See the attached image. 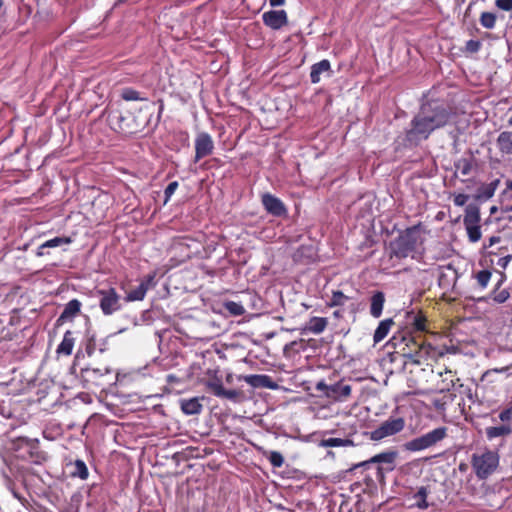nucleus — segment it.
<instances>
[{
  "label": "nucleus",
  "instance_id": "nucleus-47",
  "mask_svg": "<svg viewBox=\"0 0 512 512\" xmlns=\"http://www.w3.org/2000/svg\"><path fill=\"white\" fill-rule=\"evenodd\" d=\"M509 298V293L506 290L500 291L494 298L498 303H503Z\"/></svg>",
  "mask_w": 512,
  "mask_h": 512
},
{
  "label": "nucleus",
  "instance_id": "nucleus-37",
  "mask_svg": "<svg viewBox=\"0 0 512 512\" xmlns=\"http://www.w3.org/2000/svg\"><path fill=\"white\" fill-rule=\"evenodd\" d=\"M268 460L273 467L280 468L284 463V457L280 452L271 451L268 455Z\"/></svg>",
  "mask_w": 512,
  "mask_h": 512
},
{
  "label": "nucleus",
  "instance_id": "nucleus-6",
  "mask_svg": "<svg viewBox=\"0 0 512 512\" xmlns=\"http://www.w3.org/2000/svg\"><path fill=\"white\" fill-rule=\"evenodd\" d=\"M447 429L438 427L420 437L414 438L404 444V449L411 452L421 451L434 446L443 440L446 436Z\"/></svg>",
  "mask_w": 512,
  "mask_h": 512
},
{
  "label": "nucleus",
  "instance_id": "nucleus-42",
  "mask_svg": "<svg viewBox=\"0 0 512 512\" xmlns=\"http://www.w3.org/2000/svg\"><path fill=\"white\" fill-rule=\"evenodd\" d=\"M240 395H241V393L239 391H237V390H227V389H224L223 394L221 395L220 398H225V399L237 401L238 398L240 397Z\"/></svg>",
  "mask_w": 512,
  "mask_h": 512
},
{
  "label": "nucleus",
  "instance_id": "nucleus-34",
  "mask_svg": "<svg viewBox=\"0 0 512 512\" xmlns=\"http://www.w3.org/2000/svg\"><path fill=\"white\" fill-rule=\"evenodd\" d=\"M465 228L471 242L475 243L481 239L480 225H468Z\"/></svg>",
  "mask_w": 512,
  "mask_h": 512
},
{
  "label": "nucleus",
  "instance_id": "nucleus-3",
  "mask_svg": "<svg viewBox=\"0 0 512 512\" xmlns=\"http://www.w3.org/2000/svg\"><path fill=\"white\" fill-rule=\"evenodd\" d=\"M499 466V454L487 448L478 449L471 455V467L480 480L491 476Z\"/></svg>",
  "mask_w": 512,
  "mask_h": 512
},
{
  "label": "nucleus",
  "instance_id": "nucleus-41",
  "mask_svg": "<svg viewBox=\"0 0 512 512\" xmlns=\"http://www.w3.org/2000/svg\"><path fill=\"white\" fill-rule=\"evenodd\" d=\"M481 48V42L478 40H469L466 42L465 49L467 52L476 53Z\"/></svg>",
  "mask_w": 512,
  "mask_h": 512
},
{
  "label": "nucleus",
  "instance_id": "nucleus-15",
  "mask_svg": "<svg viewBox=\"0 0 512 512\" xmlns=\"http://www.w3.org/2000/svg\"><path fill=\"white\" fill-rule=\"evenodd\" d=\"M331 75V65L327 59H323L311 66L310 80L313 84L319 83L321 81V76L330 77Z\"/></svg>",
  "mask_w": 512,
  "mask_h": 512
},
{
  "label": "nucleus",
  "instance_id": "nucleus-29",
  "mask_svg": "<svg viewBox=\"0 0 512 512\" xmlns=\"http://www.w3.org/2000/svg\"><path fill=\"white\" fill-rule=\"evenodd\" d=\"M479 21L482 27L486 29H494L496 26L497 16L492 12H482Z\"/></svg>",
  "mask_w": 512,
  "mask_h": 512
},
{
  "label": "nucleus",
  "instance_id": "nucleus-23",
  "mask_svg": "<svg viewBox=\"0 0 512 512\" xmlns=\"http://www.w3.org/2000/svg\"><path fill=\"white\" fill-rule=\"evenodd\" d=\"M148 283L149 281L141 282L135 289L129 291L125 298L126 302L143 300L148 290Z\"/></svg>",
  "mask_w": 512,
  "mask_h": 512
},
{
  "label": "nucleus",
  "instance_id": "nucleus-21",
  "mask_svg": "<svg viewBox=\"0 0 512 512\" xmlns=\"http://www.w3.org/2000/svg\"><path fill=\"white\" fill-rule=\"evenodd\" d=\"M429 494L430 490L428 487H419L417 492L412 496V499L414 500L413 505L419 509H427L429 507V503L427 502V497Z\"/></svg>",
  "mask_w": 512,
  "mask_h": 512
},
{
  "label": "nucleus",
  "instance_id": "nucleus-25",
  "mask_svg": "<svg viewBox=\"0 0 512 512\" xmlns=\"http://www.w3.org/2000/svg\"><path fill=\"white\" fill-rule=\"evenodd\" d=\"M71 239L69 237H55L53 239H50L46 242H44L42 245L39 246L37 251V256L41 257L45 254L44 249L46 248H55L58 246H61L63 244H70Z\"/></svg>",
  "mask_w": 512,
  "mask_h": 512
},
{
  "label": "nucleus",
  "instance_id": "nucleus-33",
  "mask_svg": "<svg viewBox=\"0 0 512 512\" xmlns=\"http://www.w3.org/2000/svg\"><path fill=\"white\" fill-rule=\"evenodd\" d=\"M455 168L463 176H467L470 174L472 170V163L469 159L461 158L455 163Z\"/></svg>",
  "mask_w": 512,
  "mask_h": 512
},
{
  "label": "nucleus",
  "instance_id": "nucleus-5",
  "mask_svg": "<svg viewBox=\"0 0 512 512\" xmlns=\"http://www.w3.org/2000/svg\"><path fill=\"white\" fill-rule=\"evenodd\" d=\"M398 452L396 450H387L374 455L368 460L355 464L351 470L359 467H368L370 464H377V475L383 478L385 472H391L396 467Z\"/></svg>",
  "mask_w": 512,
  "mask_h": 512
},
{
  "label": "nucleus",
  "instance_id": "nucleus-39",
  "mask_svg": "<svg viewBox=\"0 0 512 512\" xmlns=\"http://www.w3.org/2000/svg\"><path fill=\"white\" fill-rule=\"evenodd\" d=\"M490 278L491 272L488 270H481L476 275L477 282L482 288H485L488 285Z\"/></svg>",
  "mask_w": 512,
  "mask_h": 512
},
{
  "label": "nucleus",
  "instance_id": "nucleus-32",
  "mask_svg": "<svg viewBox=\"0 0 512 512\" xmlns=\"http://www.w3.org/2000/svg\"><path fill=\"white\" fill-rule=\"evenodd\" d=\"M224 307L233 316H241L245 313V308L238 302L227 301L225 302Z\"/></svg>",
  "mask_w": 512,
  "mask_h": 512
},
{
  "label": "nucleus",
  "instance_id": "nucleus-52",
  "mask_svg": "<svg viewBox=\"0 0 512 512\" xmlns=\"http://www.w3.org/2000/svg\"><path fill=\"white\" fill-rule=\"evenodd\" d=\"M86 351H87L88 355H91L92 351H93V347L91 345H88L86 348Z\"/></svg>",
  "mask_w": 512,
  "mask_h": 512
},
{
  "label": "nucleus",
  "instance_id": "nucleus-14",
  "mask_svg": "<svg viewBox=\"0 0 512 512\" xmlns=\"http://www.w3.org/2000/svg\"><path fill=\"white\" fill-rule=\"evenodd\" d=\"M82 304L78 299L70 300L64 307L61 315L56 320V325L61 326L67 321H72L81 311Z\"/></svg>",
  "mask_w": 512,
  "mask_h": 512
},
{
  "label": "nucleus",
  "instance_id": "nucleus-2",
  "mask_svg": "<svg viewBox=\"0 0 512 512\" xmlns=\"http://www.w3.org/2000/svg\"><path fill=\"white\" fill-rule=\"evenodd\" d=\"M154 106V103H150L140 107L139 112H143L144 116H134L128 110H111L108 114L109 124L115 131L124 134L137 133L148 125Z\"/></svg>",
  "mask_w": 512,
  "mask_h": 512
},
{
  "label": "nucleus",
  "instance_id": "nucleus-10",
  "mask_svg": "<svg viewBox=\"0 0 512 512\" xmlns=\"http://www.w3.org/2000/svg\"><path fill=\"white\" fill-rule=\"evenodd\" d=\"M214 149V142L212 137L206 133L201 132L197 135L195 139V162H198L200 159L209 156L212 154Z\"/></svg>",
  "mask_w": 512,
  "mask_h": 512
},
{
  "label": "nucleus",
  "instance_id": "nucleus-53",
  "mask_svg": "<svg viewBox=\"0 0 512 512\" xmlns=\"http://www.w3.org/2000/svg\"><path fill=\"white\" fill-rule=\"evenodd\" d=\"M497 211V207L493 206L490 209L491 214L495 213Z\"/></svg>",
  "mask_w": 512,
  "mask_h": 512
},
{
  "label": "nucleus",
  "instance_id": "nucleus-28",
  "mask_svg": "<svg viewBox=\"0 0 512 512\" xmlns=\"http://www.w3.org/2000/svg\"><path fill=\"white\" fill-rule=\"evenodd\" d=\"M354 443L350 439H342V438H328L323 439L321 441V446L323 447H348L353 446Z\"/></svg>",
  "mask_w": 512,
  "mask_h": 512
},
{
  "label": "nucleus",
  "instance_id": "nucleus-49",
  "mask_svg": "<svg viewBox=\"0 0 512 512\" xmlns=\"http://www.w3.org/2000/svg\"><path fill=\"white\" fill-rule=\"evenodd\" d=\"M329 386L330 385L326 384L324 381H320L316 384V389L326 396V392H329Z\"/></svg>",
  "mask_w": 512,
  "mask_h": 512
},
{
  "label": "nucleus",
  "instance_id": "nucleus-9",
  "mask_svg": "<svg viewBox=\"0 0 512 512\" xmlns=\"http://www.w3.org/2000/svg\"><path fill=\"white\" fill-rule=\"evenodd\" d=\"M97 294L104 315H111L121 309V297L114 288L98 290Z\"/></svg>",
  "mask_w": 512,
  "mask_h": 512
},
{
  "label": "nucleus",
  "instance_id": "nucleus-7",
  "mask_svg": "<svg viewBox=\"0 0 512 512\" xmlns=\"http://www.w3.org/2000/svg\"><path fill=\"white\" fill-rule=\"evenodd\" d=\"M112 370L108 366L94 367L88 365L81 369L80 377L85 387L90 388L91 386H102L106 383L105 378L109 377Z\"/></svg>",
  "mask_w": 512,
  "mask_h": 512
},
{
  "label": "nucleus",
  "instance_id": "nucleus-44",
  "mask_svg": "<svg viewBox=\"0 0 512 512\" xmlns=\"http://www.w3.org/2000/svg\"><path fill=\"white\" fill-rule=\"evenodd\" d=\"M495 5L503 11H512V0H496Z\"/></svg>",
  "mask_w": 512,
  "mask_h": 512
},
{
  "label": "nucleus",
  "instance_id": "nucleus-26",
  "mask_svg": "<svg viewBox=\"0 0 512 512\" xmlns=\"http://www.w3.org/2000/svg\"><path fill=\"white\" fill-rule=\"evenodd\" d=\"M181 409L187 415H195L201 412L202 405L197 398H191L181 401Z\"/></svg>",
  "mask_w": 512,
  "mask_h": 512
},
{
  "label": "nucleus",
  "instance_id": "nucleus-35",
  "mask_svg": "<svg viewBox=\"0 0 512 512\" xmlns=\"http://www.w3.org/2000/svg\"><path fill=\"white\" fill-rule=\"evenodd\" d=\"M349 297L344 295L341 291H334L331 297L330 306H343Z\"/></svg>",
  "mask_w": 512,
  "mask_h": 512
},
{
  "label": "nucleus",
  "instance_id": "nucleus-4",
  "mask_svg": "<svg viewBox=\"0 0 512 512\" xmlns=\"http://www.w3.org/2000/svg\"><path fill=\"white\" fill-rule=\"evenodd\" d=\"M419 232L416 227L409 228L390 243L391 256L406 258L416 251Z\"/></svg>",
  "mask_w": 512,
  "mask_h": 512
},
{
  "label": "nucleus",
  "instance_id": "nucleus-1",
  "mask_svg": "<svg viewBox=\"0 0 512 512\" xmlns=\"http://www.w3.org/2000/svg\"><path fill=\"white\" fill-rule=\"evenodd\" d=\"M451 115V109L437 101L423 104L406 132L407 140L410 143L426 140L434 130L447 125Z\"/></svg>",
  "mask_w": 512,
  "mask_h": 512
},
{
  "label": "nucleus",
  "instance_id": "nucleus-20",
  "mask_svg": "<svg viewBox=\"0 0 512 512\" xmlns=\"http://www.w3.org/2000/svg\"><path fill=\"white\" fill-rule=\"evenodd\" d=\"M496 144L503 154H512V132H501L496 140Z\"/></svg>",
  "mask_w": 512,
  "mask_h": 512
},
{
  "label": "nucleus",
  "instance_id": "nucleus-46",
  "mask_svg": "<svg viewBox=\"0 0 512 512\" xmlns=\"http://www.w3.org/2000/svg\"><path fill=\"white\" fill-rule=\"evenodd\" d=\"M512 418V406L501 411L499 414V419L503 422H508Z\"/></svg>",
  "mask_w": 512,
  "mask_h": 512
},
{
  "label": "nucleus",
  "instance_id": "nucleus-8",
  "mask_svg": "<svg viewBox=\"0 0 512 512\" xmlns=\"http://www.w3.org/2000/svg\"><path fill=\"white\" fill-rule=\"evenodd\" d=\"M405 427V420L401 417L389 418L382 422L375 430L370 432V439L380 441L386 437L393 436Z\"/></svg>",
  "mask_w": 512,
  "mask_h": 512
},
{
  "label": "nucleus",
  "instance_id": "nucleus-12",
  "mask_svg": "<svg viewBox=\"0 0 512 512\" xmlns=\"http://www.w3.org/2000/svg\"><path fill=\"white\" fill-rule=\"evenodd\" d=\"M262 19L266 26L278 30L287 24V13L284 10H271L263 13Z\"/></svg>",
  "mask_w": 512,
  "mask_h": 512
},
{
  "label": "nucleus",
  "instance_id": "nucleus-22",
  "mask_svg": "<svg viewBox=\"0 0 512 512\" xmlns=\"http://www.w3.org/2000/svg\"><path fill=\"white\" fill-rule=\"evenodd\" d=\"M393 320L391 318L382 320L378 327L376 328L374 335H373V341L375 344L381 342L388 334L391 326L393 325Z\"/></svg>",
  "mask_w": 512,
  "mask_h": 512
},
{
  "label": "nucleus",
  "instance_id": "nucleus-36",
  "mask_svg": "<svg viewBox=\"0 0 512 512\" xmlns=\"http://www.w3.org/2000/svg\"><path fill=\"white\" fill-rule=\"evenodd\" d=\"M74 476H78L81 479H86L88 477V469L86 464L82 460H76L75 462V471L73 472Z\"/></svg>",
  "mask_w": 512,
  "mask_h": 512
},
{
  "label": "nucleus",
  "instance_id": "nucleus-18",
  "mask_svg": "<svg viewBox=\"0 0 512 512\" xmlns=\"http://www.w3.org/2000/svg\"><path fill=\"white\" fill-rule=\"evenodd\" d=\"M75 344V338L73 332L68 330L64 333L61 343L57 347L58 354H64L66 356L71 355Z\"/></svg>",
  "mask_w": 512,
  "mask_h": 512
},
{
  "label": "nucleus",
  "instance_id": "nucleus-50",
  "mask_svg": "<svg viewBox=\"0 0 512 512\" xmlns=\"http://www.w3.org/2000/svg\"><path fill=\"white\" fill-rule=\"evenodd\" d=\"M271 6H282L285 3V0H269Z\"/></svg>",
  "mask_w": 512,
  "mask_h": 512
},
{
  "label": "nucleus",
  "instance_id": "nucleus-56",
  "mask_svg": "<svg viewBox=\"0 0 512 512\" xmlns=\"http://www.w3.org/2000/svg\"><path fill=\"white\" fill-rule=\"evenodd\" d=\"M509 123L512 124V117L510 118Z\"/></svg>",
  "mask_w": 512,
  "mask_h": 512
},
{
  "label": "nucleus",
  "instance_id": "nucleus-51",
  "mask_svg": "<svg viewBox=\"0 0 512 512\" xmlns=\"http://www.w3.org/2000/svg\"><path fill=\"white\" fill-rule=\"evenodd\" d=\"M500 241V237L498 236H492L490 239H489V245L492 246L494 245L495 243H498Z\"/></svg>",
  "mask_w": 512,
  "mask_h": 512
},
{
  "label": "nucleus",
  "instance_id": "nucleus-54",
  "mask_svg": "<svg viewBox=\"0 0 512 512\" xmlns=\"http://www.w3.org/2000/svg\"><path fill=\"white\" fill-rule=\"evenodd\" d=\"M162 111H163V102L161 101L160 109H159V115L161 114Z\"/></svg>",
  "mask_w": 512,
  "mask_h": 512
},
{
  "label": "nucleus",
  "instance_id": "nucleus-16",
  "mask_svg": "<svg viewBox=\"0 0 512 512\" xmlns=\"http://www.w3.org/2000/svg\"><path fill=\"white\" fill-rule=\"evenodd\" d=\"M352 388L349 384L338 382L329 386L326 397L335 401H345L351 395Z\"/></svg>",
  "mask_w": 512,
  "mask_h": 512
},
{
  "label": "nucleus",
  "instance_id": "nucleus-40",
  "mask_svg": "<svg viewBox=\"0 0 512 512\" xmlns=\"http://www.w3.org/2000/svg\"><path fill=\"white\" fill-rule=\"evenodd\" d=\"M425 322H426V318L421 314H417L413 317L412 324H413L415 330L423 332V331H425Z\"/></svg>",
  "mask_w": 512,
  "mask_h": 512
},
{
  "label": "nucleus",
  "instance_id": "nucleus-11",
  "mask_svg": "<svg viewBox=\"0 0 512 512\" xmlns=\"http://www.w3.org/2000/svg\"><path fill=\"white\" fill-rule=\"evenodd\" d=\"M262 205L264 206L265 210L275 216V217H282V216H286L287 214V209L284 205V203L282 202L281 199H279L278 197L270 194V193H265L262 195Z\"/></svg>",
  "mask_w": 512,
  "mask_h": 512
},
{
  "label": "nucleus",
  "instance_id": "nucleus-38",
  "mask_svg": "<svg viewBox=\"0 0 512 512\" xmlns=\"http://www.w3.org/2000/svg\"><path fill=\"white\" fill-rule=\"evenodd\" d=\"M207 387L217 397H221L225 389L220 380L218 379L209 381L207 383Z\"/></svg>",
  "mask_w": 512,
  "mask_h": 512
},
{
  "label": "nucleus",
  "instance_id": "nucleus-48",
  "mask_svg": "<svg viewBox=\"0 0 512 512\" xmlns=\"http://www.w3.org/2000/svg\"><path fill=\"white\" fill-rule=\"evenodd\" d=\"M512 260V255H506L504 257H501L499 260H498V266H500L501 268L505 269L509 263L511 262Z\"/></svg>",
  "mask_w": 512,
  "mask_h": 512
},
{
  "label": "nucleus",
  "instance_id": "nucleus-24",
  "mask_svg": "<svg viewBox=\"0 0 512 512\" xmlns=\"http://www.w3.org/2000/svg\"><path fill=\"white\" fill-rule=\"evenodd\" d=\"M327 324H328L327 318L312 317L306 326V330L317 335V334L322 333L326 329Z\"/></svg>",
  "mask_w": 512,
  "mask_h": 512
},
{
  "label": "nucleus",
  "instance_id": "nucleus-55",
  "mask_svg": "<svg viewBox=\"0 0 512 512\" xmlns=\"http://www.w3.org/2000/svg\"><path fill=\"white\" fill-rule=\"evenodd\" d=\"M464 469V465H460V470H463Z\"/></svg>",
  "mask_w": 512,
  "mask_h": 512
},
{
  "label": "nucleus",
  "instance_id": "nucleus-30",
  "mask_svg": "<svg viewBox=\"0 0 512 512\" xmlns=\"http://www.w3.org/2000/svg\"><path fill=\"white\" fill-rule=\"evenodd\" d=\"M510 431L511 429L507 426L488 427L486 428V436L491 440L496 437L507 435Z\"/></svg>",
  "mask_w": 512,
  "mask_h": 512
},
{
  "label": "nucleus",
  "instance_id": "nucleus-57",
  "mask_svg": "<svg viewBox=\"0 0 512 512\" xmlns=\"http://www.w3.org/2000/svg\"><path fill=\"white\" fill-rule=\"evenodd\" d=\"M510 210L512 211V207L510 208Z\"/></svg>",
  "mask_w": 512,
  "mask_h": 512
},
{
  "label": "nucleus",
  "instance_id": "nucleus-27",
  "mask_svg": "<svg viewBox=\"0 0 512 512\" xmlns=\"http://www.w3.org/2000/svg\"><path fill=\"white\" fill-rule=\"evenodd\" d=\"M497 184L498 181L481 186L477 191L476 198L483 200L490 199L495 193Z\"/></svg>",
  "mask_w": 512,
  "mask_h": 512
},
{
  "label": "nucleus",
  "instance_id": "nucleus-43",
  "mask_svg": "<svg viewBox=\"0 0 512 512\" xmlns=\"http://www.w3.org/2000/svg\"><path fill=\"white\" fill-rule=\"evenodd\" d=\"M178 188V182L173 181L168 184V186L165 188L164 194H165V202H167L170 197L174 194L176 189Z\"/></svg>",
  "mask_w": 512,
  "mask_h": 512
},
{
  "label": "nucleus",
  "instance_id": "nucleus-31",
  "mask_svg": "<svg viewBox=\"0 0 512 512\" xmlns=\"http://www.w3.org/2000/svg\"><path fill=\"white\" fill-rule=\"evenodd\" d=\"M121 96L126 101H146L147 98L142 97L141 93L132 88H125L122 90Z\"/></svg>",
  "mask_w": 512,
  "mask_h": 512
},
{
  "label": "nucleus",
  "instance_id": "nucleus-45",
  "mask_svg": "<svg viewBox=\"0 0 512 512\" xmlns=\"http://www.w3.org/2000/svg\"><path fill=\"white\" fill-rule=\"evenodd\" d=\"M468 199H469V196L467 194L460 193V194L455 195L453 201H454V204L456 206H460L461 207V206H464L466 204Z\"/></svg>",
  "mask_w": 512,
  "mask_h": 512
},
{
  "label": "nucleus",
  "instance_id": "nucleus-19",
  "mask_svg": "<svg viewBox=\"0 0 512 512\" xmlns=\"http://www.w3.org/2000/svg\"><path fill=\"white\" fill-rule=\"evenodd\" d=\"M481 220L480 217V209L475 204H469L467 205L465 209V216H464V226L468 225H479V222Z\"/></svg>",
  "mask_w": 512,
  "mask_h": 512
},
{
  "label": "nucleus",
  "instance_id": "nucleus-13",
  "mask_svg": "<svg viewBox=\"0 0 512 512\" xmlns=\"http://www.w3.org/2000/svg\"><path fill=\"white\" fill-rule=\"evenodd\" d=\"M239 380L245 381L247 384L254 388H269V389H277L278 384L272 380V378L268 375H244L239 376Z\"/></svg>",
  "mask_w": 512,
  "mask_h": 512
},
{
  "label": "nucleus",
  "instance_id": "nucleus-17",
  "mask_svg": "<svg viewBox=\"0 0 512 512\" xmlns=\"http://www.w3.org/2000/svg\"><path fill=\"white\" fill-rule=\"evenodd\" d=\"M385 303V295L381 291L375 292L371 297L370 314L374 318H379L382 314Z\"/></svg>",
  "mask_w": 512,
  "mask_h": 512
}]
</instances>
